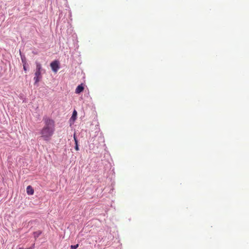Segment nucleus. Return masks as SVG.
<instances>
[{
    "label": "nucleus",
    "instance_id": "nucleus-10",
    "mask_svg": "<svg viewBox=\"0 0 249 249\" xmlns=\"http://www.w3.org/2000/svg\"><path fill=\"white\" fill-rule=\"evenodd\" d=\"M25 63L23 65V70H24V71H27V69H26V66H25Z\"/></svg>",
    "mask_w": 249,
    "mask_h": 249
},
{
    "label": "nucleus",
    "instance_id": "nucleus-4",
    "mask_svg": "<svg viewBox=\"0 0 249 249\" xmlns=\"http://www.w3.org/2000/svg\"><path fill=\"white\" fill-rule=\"evenodd\" d=\"M84 90V87L82 84L78 86L75 89V93L77 94H79L82 92Z\"/></svg>",
    "mask_w": 249,
    "mask_h": 249
},
{
    "label": "nucleus",
    "instance_id": "nucleus-8",
    "mask_svg": "<svg viewBox=\"0 0 249 249\" xmlns=\"http://www.w3.org/2000/svg\"><path fill=\"white\" fill-rule=\"evenodd\" d=\"M79 246L78 244H76L75 245H71V249H76Z\"/></svg>",
    "mask_w": 249,
    "mask_h": 249
},
{
    "label": "nucleus",
    "instance_id": "nucleus-6",
    "mask_svg": "<svg viewBox=\"0 0 249 249\" xmlns=\"http://www.w3.org/2000/svg\"><path fill=\"white\" fill-rule=\"evenodd\" d=\"M74 139L75 143V149L76 151H78L79 150V148H78V141H77V140L76 139L75 135H74Z\"/></svg>",
    "mask_w": 249,
    "mask_h": 249
},
{
    "label": "nucleus",
    "instance_id": "nucleus-7",
    "mask_svg": "<svg viewBox=\"0 0 249 249\" xmlns=\"http://www.w3.org/2000/svg\"><path fill=\"white\" fill-rule=\"evenodd\" d=\"M35 248V244H33L32 246L29 248L24 249L23 248H19L18 249H33Z\"/></svg>",
    "mask_w": 249,
    "mask_h": 249
},
{
    "label": "nucleus",
    "instance_id": "nucleus-5",
    "mask_svg": "<svg viewBox=\"0 0 249 249\" xmlns=\"http://www.w3.org/2000/svg\"><path fill=\"white\" fill-rule=\"evenodd\" d=\"M27 193L29 195H32L34 194V190L33 188L31 186H28L26 189Z\"/></svg>",
    "mask_w": 249,
    "mask_h": 249
},
{
    "label": "nucleus",
    "instance_id": "nucleus-9",
    "mask_svg": "<svg viewBox=\"0 0 249 249\" xmlns=\"http://www.w3.org/2000/svg\"><path fill=\"white\" fill-rule=\"evenodd\" d=\"M76 115H77V112L75 110H74L73 112L72 118H73L75 117L76 116Z\"/></svg>",
    "mask_w": 249,
    "mask_h": 249
},
{
    "label": "nucleus",
    "instance_id": "nucleus-3",
    "mask_svg": "<svg viewBox=\"0 0 249 249\" xmlns=\"http://www.w3.org/2000/svg\"><path fill=\"white\" fill-rule=\"evenodd\" d=\"M50 66L52 71L54 72H56L60 68L59 63L57 60L53 61L50 64Z\"/></svg>",
    "mask_w": 249,
    "mask_h": 249
},
{
    "label": "nucleus",
    "instance_id": "nucleus-2",
    "mask_svg": "<svg viewBox=\"0 0 249 249\" xmlns=\"http://www.w3.org/2000/svg\"><path fill=\"white\" fill-rule=\"evenodd\" d=\"M43 71L42 65L39 62H36V69L35 72L34 80L35 84H37L42 79L41 71Z\"/></svg>",
    "mask_w": 249,
    "mask_h": 249
},
{
    "label": "nucleus",
    "instance_id": "nucleus-1",
    "mask_svg": "<svg viewBox=\"0 0 249 249\" xmlns=\"http://www.w3.org/2000/svg\"><path fill=\"white\" fill-rule=\"evenodd\" d=\"M45 125L41 130V137L45 141H48L51 140L55 131L54 121L47 117L43 118Z\"/></svg>",
    "mask_w": 249,
    "mask_h": 249
}]
</instances>
